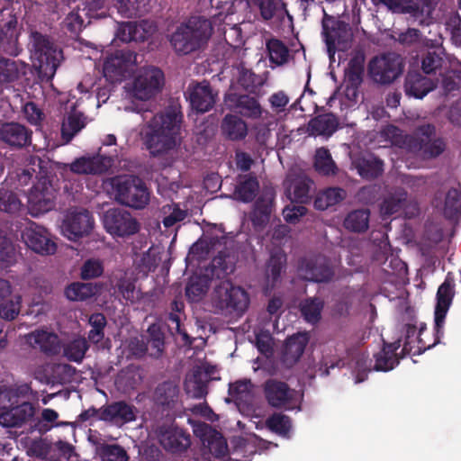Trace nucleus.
<instances>
[{
	"label": "nucleus",
	"mask_w": 461,
	"mask_h": 461,
	"mask_svg": "<svg viewBox=\"0 0 461 461\" xmlns=\"http://www.w3.org/2000/svg\"><path fill=\"white\" fill-rule=\"evenodd\" d=\"M183 115L174 109L154 115L141 129L140 137L153 158L161 157L180 144Z\"/></svg>",
	"instance_id": "obj_1"
},
{
	"label": "nucleus",
	"mask_w": 461,
	"mask_h": 461,
	"mask_svg": "<svg viewBox=\"0 0 461 461\" xmlns=\"http://www.w3.org/2000/svg\"><path fill=\"white\" fill-rule=\"evenodd\" d=\"M212 33L210 20L193 16L176 27L169 42L177 55H188L203 49Z\"/></svg>",
	"instance_id": "obj_2"
},
{
	"label": "nucleus",
	"mask_w": 461,
	"mask_h": 461,
	"mask_svg": "<svg viewBox=\"0 0 461 461\" xmlns=\"http://www.w3.org/2000/svg\"><path fill=\"white\" fill-rule=\"evenodd\" d=\"M32 165L38 166L37 181L27 195L28 208L32 215L38 216L50 212L55 207L56 189L50 179L49 161L36 157Z\"/></svg>",
	"instance_id": "obj_3"
},
{
	"label": "nucleus",
	"mask_w": 461,
	"mask_h": 461,
	"mask_svg": "<svg viewBox=\"0 0 461 461\" xmlns=\"http://www.w3.org/2000/svg\"><path fill=\"white\" fill-rule=\"evenodd\" d=\"M116 201L136 210L144 209L149 203L150 192L146 183L134 175L116 176L110 179Z\"/></svg>",
	"instance_id": "obj_4"
},
{
	"label": "nucleus",
	"mask_w": 461,
	"mask_h": 461,
	"mask_svg": "<svg viewBox=\"0 0 461 461\" xmlns=\"http://www.w3.org/2000/svg\"><path fill=\"white\" fill-rule=\"evenodd\" d=\"M454 295V281L449 277L448 274L445 281L439 285L436 294L437 303L434 312L433 344L428 346L424 343L421 336L424 330H426V324L421 323L417 335L418 354H422L440 342V339L444 334L445 319L452 303Z\"/></svg>",
	"instance_id": "obj_5"
},
{
	"label": "nucleus",
	"mask_w": 461,
	"mask_h": 461,
	"mask_svg": "<svg viewBox=\"0 0 461 461\" xmlns=\"http://www.w3.org/2000/svg\"><path fill=\"white\" fill-rule=\"evenodd\" d=\"M32 36L34 66L41 77L52 79L60 64L62 50L40 32H33Z\"/></svg>",
	"instance_id": "obj_6"
},
{
	"label": "nucleus",
	"mask_w": 461,
	"mask_h": 461,
	"mask_svg": "<svg viewBox=\"0 0 461 461\" xmlns=\"http://www.w3.org/2000/svg\"><path fill=\"white\" fill-rule=\"evenodd\" d=\"M213 306L221 312L243 313L249 307V296L246 290L228 280H221L212 295Z\"/></svg>",
	"instance_id": "obj_7"
},
{
	"label": "nucleus",
	"mask_w": 461,
	"mask_h": 461,
	"mask_svg": "<svg viewBox=\"0 0 461 461\" xmlns=\"http://www.w3.org/2000/svg\"><path fill=\"white\" fill-rule=\"evenodd\" d=\"M404 60L395 52H386L373 57L367 65L369 77L376 84L386 86L393 83L404 70Z\"/></svg>",
	"instance_id": "obj_8"
},
{
	"label": "nucleus",
	"mask_w": 461,
	"mask_h": 461,
	"mask_svg": "<svg viewBox=\"0 0 461 461\" xmlns=\"http://www.w3.org/2000/svg\"><path fill=\"white\" fill-rule=\"evenodd\" d=\"M322 34L330 56L337 50L346 51L351 46L353 34L349 25L327 14L322 19Z\"/></svg>",
	"instance_id": "obj_9"
},
{
	"label": "nucleus",
	"mask_w": 461,
	"mask_h": 461,
	"mask_svg": "<svg viewBox=\"0 0 461 461\" xmlns=\"http://www.w3.org/2000/svg\"><path fill=\"white\" fill-rule=\"evenodd\" d=\"M164 79V73L160 68L156 67L143 68L133 78L130 86V93L137 99L149 100L161 90Z\"/></svg>",
	"instance_id": "obj_10"
},
{
	"label": "nucleus",
	"mask_w": 461,
	"mask_h": 461,
	"mask_svg": "<svg viewBox=\"0 0 461 461\" xmlns=\"http://www.w3.org/2000/svg\"><path fill=\"white\" fill-rule=\"evenodd\" d=\"M136 59V53L131 50H116L105 59L104 76L113 83L122 82L134 70Z\"/></svg>",
	"instance_id": "obj_11"
},
{
	"label": "nucleus",
	"mask_w": 461,
	"mask_h": 461,
	"mask_svg": "<svg viewBox=\"0 0 461 461\" xmlns=\"http://www.w3.org/2000/svg\"><path fill=\"white\" fill-rule=\"evenodd\" d=\"M298 273L306 281L328 283L332 280L335 270L330 258L318 255L302 258L299 261Z\"/></svg>",
	"instance_id": "obj_12"
},
{
	"label": "nucleus",
	"mask_w": 461,
	"mask_h": 461,
	"mask_svg": "<svg viewBox=\"0 0 461 461\" xmlns=\"http://www.w3.org/2000/svg\"><path fill=\"white\" fill-rule=\"evenodd\" d=\"M37 406L28 401L14 402L8 406H0V425L5 428H22L34 425Z\"/></svg>",
	"instance_id": "obj_13"
},
{
	"label": "nucleus",
	"mask_w": 461,
	"mask_h": 461,
	"mask_svg": "<svg viewBox=\"0 0 461 461\" xmlns=\"http://www.w3.org/2000/svg\"><path fill=\"white\" fill-rule=\"evenodd\" d=\"M104 227L111 235L128 237L140 230V223L131 212L121 208H113L104 214Z\"/></svg>",
	"instance_id": "obj_14"
},
{
	"label": "nucleus",
	"mask_w": 461,
	"mask_h": 461,
	"mask_svg": "<svg viewBox=\"0 0 461 461\" xmlns=\"http://www.w3.org/2000/svg\"><path fill=\"white\" fill-rule=\"evenodd\" d=\"M155 434L163 448L171 453L185 452L191 445L190 434L174 423L157 426Z\"/></svg>",
	"instance_id": "obj_15"
},
{
	"label": "nucleus",
	"mask_w": 461,
	"mask_h": 461,
	"mask_svg": "<svg viewBox=\"0 0 461 461\" xmlns=\"http://www.w3.org/2000/svg\"><path fill=\"white\" fill-rule=\"evenodd\" d=\"M22 239L28 248L38 254L53 255L57 250V244L48 230L33 221L22 231Z\"/></svg>",
	"instance_id": "obj_16"
},
{
	"label": "nucleus",
	"mask_w": 461,
	"mask_h": 461,
	"mask_svg": "<svg viewBox=\"0 0 461 461\" xmlns=\"http://www.w3.org/2000/svg\"><path fill=\"white\" fill-rule=\"evenodd\" d=\"M94 218L87 210H71L63 221L62 232L68 239L76 241L88 235L94 228Z\"/></svg>",
	"instance_id": "obj_17"
},
{
	"label": "nucleus",
	"mask_w": 461,
	"mask_h": 461,
	"mask_svg": "<svg viewBox=\"0 0 461 461\" xmlns=\"http://www.w3.org/2000/svg\"><path fill=\"white\" fill-rule=\"evenodd\" d=\"M263 393L271 407L285 410L294 408V390L285 382L269 378L263 384Z\"/></svg>",
	"instance_id": "obj_18"
},
{
	"label": "nucleus",
	"mask_w": 461,
	"mask_h": 461,
	"mask_svg": "<svg viewBox=\"0 0 461 461\" xmlns=\"http://www.w3.org/2000/svg\"><path fill=\"white\" fill-rule=\"evenodd\" d=\"M32 131L19 122H4L0 125V141L11 149H23L32 143Z\"/></svg>",
	"instance_id": "obj_19"
},
{
	"label": "nucleus",
	"mask_w": 461,
	"mask_h": 461,
	"mask_svg": "<svg viewBox=\"0 0 461 461\" xmlns=\"http://www.w3.org/2000/svg\"><path fill=\"white\" fill-rule=\"evenodd\" d=\"M188 100L192 109L197 113H203L214 106L217 94L213 93L208 81L203 80L194 86H189L187 89Z\"/></svg>",
	"instance_id": "obj_20"
},
{
	"label": "nucleus",
	"mask_w": 461,
	"mask_h": 461,
	"mask_svg": "<svg viewBox=\"0 0 461 461\" xmlns=\"http://www.w3.org/2000/svg\"><path fill=\"white\" fill-rule=\"evenodd\" d=\"M137 409L125 401H117L102 406L101 420L123 425L136 420Z\"/></svg>",
	"instance_id": "obj_21"
},
{
	"label": "nucleus",
	"mask_w": 461,
	"mask_h": 461,
	"mask_svg": "<svg viewBox=\"0 0 461 461\" xmlns=\"http://www.w3.org/2000/svg\"><path fill=\"white\" fill-rule=\"evenodd\" d=\"M109 283L113 294L121 296L126 302L134 303L141 298L140 291L136 288L135 280L122 270L113 272Z\"/></svg>",
	"instance_id": "obj_22"
},
{
	"label": "nucleus",
	"mask_w": 461,
	"mask_h": 461,
	"mask_svg": "<svg viewBox=\"0 0 461 461\" xmlns=\"http://www.w3.org/2000/svg\"><path fill=\"white\" fill-rule=\"evenodd\" d=\"M307 332H297L285 339L281 361L287 368L293 367L303 356L309 343Z\"/></svg>",
	"instance_id": "obj_23"
},
{
	"label": "nucleus",
	"mask_w": 461,
	"mask_h": 461,
	"mask_svg": "<svg viewBox=\"0 0 461 461\" xmlns=\"http://www.w3.org/2000/svg\"><path fill=\"white\" fill-rule=\"evenodd\" d=\"M111 167V159L104 156L81 157L70 165L71 172L79 175H101Z\"/></svg>",
	"instance_id": "obj_24"
},
{
	"label": "nucleus",
	"mask_w": 461,
	"mask_h": 461,
	"mask_svg": "<svg viewBox=\"0 0 461 461\" xmlns=\"http://www.w3.org/2000/svg\"><path fill=\"white\" fill-rule=\"evenodd\" d=\"M365 71V55L356 53L349 60L345 71V86L347 95L356 96L357 89L363 82Z\"/></svg>",
	"instance_id": "obj_25"
},
{
	"label": "nucleus",
	"mask_w": 461,
	"mask_h": 461,
	"mask_svg": "<svg viewBox=\"0 0 461 461\" xmlns=\"http://www.w3.org/2000/svg\"><path fill=\"white\" fill-rule=\"evenodd\" d=\"M226 102L231 109L244 117L258 119L262 114L258 100L249 95L230 94Z\"/></svg>",
	"instance_id": "obj_26"
},
{
	"label": "nucleus",
	"mask_w": 461,
	"mask_h": 461,
	"mask_svg": "<svg viewBox=\"0 0 461 461\" xmlns=\"http://www.w3.org/2000/svg\"><path fill=\"white\" fill-rule=\"evenodd\" d=\"M154 402L163 410H173L180 402V388L176 382L172 380L159 383L154 390Z\"/></svg>",
	"instance_id": "obj_27"
},
{
	"label": "nucleus",
	"mask_w": 461,
	"mask_h": 461,
	"mask_svg": "<svg viewBox=\"0 0 461 461\" xmlns=\"http://www.w3.org/2000/svg\"><path fill=\"white\" fill-rule=\"evenodd\" d=\"M27 342L48 356H55L60 351L59 338L53 332L35 330L27 336Z\"/></svg>",
	"instance_id": "obj_28"
},
{
	"label": "nucleus",
	"mask_w": 461,
	"mask_h": 461,
	"mask_svg": "<svg viewBox=\"0 0 461 461\" xmlns=\"http://www.w3.org/2000/svg\"><path fill=\"white\" fill-rule=\"evenodd\" d=\"M436 87L434 82L417 71H409L404 83L405 94L418 99L423 98Z\"/></svg>",
	"instance_id": "obj_29"
},
{
	"label": "nucleus",
	"mask_w": 461,
	"mask_h": 461,
	"mask_svg": "<svg viewBox=\"0 0 461 461\" xmlns=\"http://www.w3.org/2000/svg\"><path fill=\"white\" fill-rule=\"evenodd\" d=\"M17 19L12 17L8 22L0 23V53L18 56Z\"/></svg>",
	"instance_id": "obj_30"
},
{
	"label": "nucleus",
	"mask_w": 461,
	"mask_h": 461,
	"mask_svg": "<svg viewBox=\"0 0 461 461\" xmlns=\"http://www.w3.org/2000/svg\"><path fill=\"white\" fill-rule=\"evenodd\" d=\"M401 347V340L398 339L393 343L384 342L383 348L374 357L375 359L373 367L375 371L387 372L399 364V357L396 351Z\"/></svg>",
	"instance_id": "obj_31"
},
{
	"label": "nucleus",
	"mask_w": 461,
	"mask_h": 461,
	"mask_svg": "<svg viewBox=\"0 0 461 461\" xmlns=\"http://www.w3.org/2000/svg\"><path fill=\"white\" fill-rule=\"evenodd\" d=\"M339 122L333 113H323L312 118L307 125V132L312 136L330 137L338 129Z\"/></svg>",
	"instance_id": "obj_32"
},
{
	"label": "nucleus",
	"mask_w": 461,
	"mask_h": 461,
	"mask_svg": "<svg viewBox=\"0 0 461 461\" xmlns=\"http://www.w3.org/2000/svg\"><path fill=\"white\" fill-rule=\"evenodd\" d=\"M353 165L361 177L369 180L377 178L384 171V162L373 155L357 157Z\"/></svg>",
	"instance_id": "obj_33"
},
{
	"label": "nucleus",
	"mask_w": 461,
	"mask_h": 461,
	"mask_svg": "<svg viewBox=\"0 0 461 461\" xmlns=\"http://www.w3.org/2000/svg\"><path fill=\"white\" fill-rule=\"evenodd\" d=\"M222 135L230 140H242L248 134L247 123L238 115L226 114L221 124Z\"/></svg>",
	"instance_id": "obj_34"
},
{
	"label": "nucleus",
	"mask_w": 461,
	"mask_h": 461,
	"mask_svg": "<svg viewBox=\"0 0 461 461\" xmlns=\"http://www.w3.org/2000/svg\"><path fill=\"white\" fill-rule=\"evenodd\" d=\"M235 269L234 258L225 249L219 250L211 261L209 271L212 278L225 280Z\"/></svg>",
	"instance_id": "obj_35"
},
{
	"label": "nucleus",
	"mask_w": 461,
	"mask_h": 461,
	"mask_svg": "<svg viewBox=\"0 0 461 461\" xmlns=\"http://www.w3.org/2000/svg\"><path fill=\"white\" fill-rule=\"evenodd\" d=\"M101 288L99 284L74 282L66 287L65 295L69 301L83 302L98 294Z\"/></svg>",
	"instance_id": "obj_36"
},
{
	"label": "nucleus",
	"mask_w": 461,
	"mask_h": 461,
	"mask_svg": "<svg viewBox=\"0 0 461 461\" xmlns=\"http://www.w3.org/2000/svg\"><path fill=\"white\" fill-rule=\"evenodd\" d=\"M27 65L21 60L0 58V84H10L17 81L26 74Z\"/></svg>",
	"instance_id": "obj_37"
},
{
	"label": "nucleus",
	"mask_w": 461,
	"mask_h": 461,
	"mask_svg": "<svg viewBox=\"0 0 461 461\" xmlns=\"http://www.w3.org/2000/svg\"><path fill=\"white\" fill-rule=\"evenodd\" d=\"M258 189L259 183L256 176L251 175L240 176L235 186L234 195L240 202L250 203L257 196Z\"/></svg>",
	"instance_id": "obj_38"
},
{
	"label": "nucleus",
	"mask_w": 461,
	"mask_h": 461,
	"mask_svg": "<svg viewBox=\"0 0 461 461\" xmlns=\"http://www.w3.org/2000/svg\"><path fill=\"white\" fill-rule=\"evenodd\" d=\"M210 372L206 370L202 372L197 369L194 371L192 376L186 379L185 383L186 393L194 399H202L208 393L207 384L210 380Z\"/></svg>",
	"instance_id": "obj_39"
},
{
	"label": "nucleus",
	"mask_w": 461,
	"mask_h": 461,
	"mask_svg": "<svg viewBox=\"0 0 461 461\" xmlns=\"http://www.w3.org/2000/svg\"><path fill=\"white\" fill-rule=\"evenodd\" d=\"M203 430V441L204 444L205 442L207 443V447L211 454L216 458L226 456L228 452V446L221 434L215 429H212V427L208 425H204Z\"/></svg>",
	"instance_id": "obj_40"
},
{
	"label": "nucleus",
	"mask_w": 461,
	"mask_h": 461,
	"mask_svg": "<svg viewBox=\"0 0 461 461\" xmlns=\"http://www.w3.org/2000/svg\"><path fill=\"white\" fill-rule=\"evenodd\" d=\"M435 135L436 127L431 123H426L417 127L413 136H407L405 142L411 150L424 153L425 141L430 140Z\"/></svg>",
	"instance_id": "obj_41"
},
{
	"label": "nucleus",
	"mask_w": 461,
	"mask_h": 461,
	"mask_svg": "<svg viewBox=\"0 0 461 461\" xmlns=\"http://www.w3.org/2000/svg\"><path fill=\"white\" fill-rule=\"evenodd\" d=\"M346 195V191L341 187H328L317 194L314 200V207L317 210L324 211L343 201Z\"/></svg>",
	"instance_id": "obj_42"
},
{
	"label": "nucleus",
	"mask_w": 461,
	"mask_h": 461,
	"mask_svg": "<svg viewBox=\"0 0 461 461\" xmlns=\"http://www.w3.org/2000/svg\"><path fill=\"white\" fill-rule=\"evenodd\" d=\"M249 5L258 8L264 21L281 17L285 12L287 13L282 0H253Z\"/></svg>",
	"instance_id": "obj_43"
},
{
	"label": "nucleus",
	"mask_w": 461,
	"mask_h": 461,
	"mask_svg": "<svg viewBox=\"0 0 461 461\" xmlns=\"http://www.w3.org/2000/svg\"><path fill=\"white\" fill-rule=\"evenodd\" d=\"M370 212L368 209L354 210L348 213L343 225L352 232H365L369 226Z\"/></svg>",
	"instance_id": "obj_44"
},
{
	"label": "nucleus",
	"mask_w": 461,
	"mask_h": 461,
	"mask_svg": "<svg viewBox=\"0 0 461 461\" xmlns=\"http://www.w3.org/2000/svg\"><path fill=\"white\" fill-rule=\"evenodd\" d=\"M269 61L276 66H283L289 61L288 47L277 38H270L266 42Z\"/></svg>",
	"instance_id": "obj_45"
},
{
	"label": "nucleus",
	"mask_w": 461,
	"mask_h": 461,
	"mask_svg": "<svg viewBox=\"0 0 461 461\" xmlns=\"http://www.w3.org/2000/svg\"><path fill=\"white\" fill-rule=\"evenodd\" d=\"M86 126L85 118L80 113H72L63 121L61 137L65 143L72 140L74 136Z\"/></svg>",
	"instance_id": "obj_46"
},
{
	"label": "nucleus",
	"mask_w": 461,
	"mask_h": 461,
	"mask_svg": "<svg viewBox=\"0 0 461 461\" xmlns=\"http://www.w3.org/2000/svg\"><path fill=\"white\" fill-rule=\"evenodd\" d=\"M314 168L322 176H334L337 174L338 167L328 149L321 148L316 150Z\"/></svg>",
	"instance_id": "obj_47"
},
{
	"label": "nucleus",
	"mask_w": 461,
	"mask_h": 461,
	"mask_svg": "<svg viewBox=\"0 0 461 461\" xmlns=\"http://www.w3.org/2000/svg\"><path fill=\"white\" fill-rule=\"evenodd\" d=\"M324 302L320 297H310L300 304V311L303 318L311 323H317L321 318Z\"/></svg>",
	"instance_id": "obj_48"
},
{
	"label": "nucleus",
	"mask_w": 461,
	"mask_h": 461,
	"mask_svg": "<svg viewBox=\"0 0 461 461\" xmlns=\"http://www.w3.org/2000/svg\"><path fill=\"white\" fill-rule=\"evenodd\" d=\"M264 83L263 77L251 69L242 65L239 68L238 84L247 92L257 93Z\"/></svg>",
	"instance_id": "obj_49"
},
{
	"label": "nucleus",
	"mask_w": 461,
	"mask_h": 461,
	"mask_svg": "<svg viewBox=\"0 0 461 461\" xmlns=\"http://www.w3.org/2000/svg\"><path fill=\"white\" fill-rule=\"evenodd\" d=\"M312 185V181L306 176L294 178L291 185L293 188L291 201L295 203H307L311 199Z\"/></svg>",
	"instance_id": "obj_50"
},
{
	"label": "nucleus",
	"mask_w": 461,
	"mask_h": 461,
	"mask_svg": "<svg viewBox=\"0 0 461 461\" xmlns=\"http://www.w3.org/2000/svg\"><path fill=\"white\" fill-rule=\"evenodd\" d=\"M9 403L23 401L38 402V393L34 392L28 383L15 384L6 393Z\"/></svg>",
	"instance_id": "obj_51"
},
{
	"label": "nucleus",
	"mask_w": 461,
	"mask_h": 461,
	"mask_svg": "<svg viewBox=\"0 0 461 461\" xmlns=\"http://www.w3.org/2000/svg\"><path fill=\"white\" fill-rule=\"evenodd\" d=\"M461 213V192L450 188L446 194L443 214L448 220H456Z\"/></svg>",
	"instance_id": "obj_52"
},
{
	"label": "nucleus",
	"mask_w": 461,
	"mask_h": 461,
	"mask_svg": "<svg viewBox=\"0 0 461 461\" xmlns=\"http://www.w3.org/2000/svg\"><path fill=\"white\" fill-rule=\"evenodd\" d=\"M271 212L272 205L270 202L262 198L257 200L250 216L253 226L255 228H264L270 220Z\"/></svg>",
	"instance_id": "obj_53"
},
{
	"label": "nucleus",
	"mask_w": 461,
	"mask_h": 461,
	"mask_svg": "<svg viewBox=\"0 0 461 461\" xmlns=\"http://www.w3.org/2000/svg\"><path fill=\"white\" fill-rule=\"evenodd\" d=\"M149 339L146 342L149 345V356L155 358L159 357L165 347V335L160 327L152 324L148 329Z\"/></svg>",
	"instance_id": "obj_54"
},
{
	"label": "nucleus",
	"mask_w": 461,
	"mask_h": 461,
	"mask_svg": "<svg viewBox=\"0 0 461 461\" xmlns=\"http://www.w3.org/2000/svg\"><path fill=\"white\" fill-rule=\"evenodd\" d=\"M407 202V193L402 191L385 198L381 205V212L384 216H391L401 212Z\"/></svg>",
	"instance_id": "obj_55"
},
{
	"label": "nucleus",
	"mask_w": 461,
	"mask_h": 461,
	"mask_svg": "<svg viewBox=\"0 0 461 461\" xmlns=\"http://www.w3.org/2000/svg\"><path fill=\"white\" fill-rule=\"evenodd\" d=\"M266 424L271 431L283 437L288 436L292 428L291 419L283 413L272 414L267 418Z\"/></svg>",
	"instance_id": "obj_56"
},
{
	"label": "nucleus",
	"mask_w": 461,
	"mask_h": 461,
	"mask_svg": "<svg viewBox=\"0 0 461 461\" xmlns=\"http://www.w3.org/2000/svg\"><path fill=\"white\" fill-rule=\"evenodd\" d=\"M443 52L440 50H429L421 59V68L425 74H435L442 68Z\"/></svg>",
	"instance_id": "obj_57"
},
{
	"label": "nucleus",
	"mask_w": 461,
	"mask_h": 461,
	"mask_svg": "<svg viewBox=\"0 0 461 461\" xmlns=\"http://www.w3.org/2000/svg\"><path fill=\"white\" fill-rule=\"evenodd\" d=\"M88 349L87 342L85 339H76L64 347V356L70 361L81 362Z\"/></svg>",
	"instance_id": "obj_58"
},
{
	"label": "nucleus",
	"mask_w": 461,
	"mask_h": 461,
	"mask_svg": "<svg viewBox=\"0 0 461 461\" xmlns=\"http://www.w3.org/2000/svg\"><path fill=\"white\" fill-rule=\"evenodd\" d=\"M0 303V317L5 321L14 320L20 313L22 296L14 294L8 300H2Z\"/></svg>",
	"instance_id": "obj_59"
},
{
	"label": "nucleus",
	"mask_w": 461,
	"mask_h": 461,
	"mask_svg": "<svg viewBox=\"0 0 461 461\" xmlns=\"http://www.w3.org/2000/svg\"><path fill=\"white\" fill-rule=\"evenodd\" d=\"M106 318L103 313H94L89 318L92 329L88 333V339L94 343H99L104 337V330L106 326Z\"/></svg>",
	"instance_id": "obj_60"
},
{
	"label": "nucleus",
	"mask_w": 461,
	"mask_h": 461,
	"mask_svg": "<svg viewBox=\"0 0 461 461\" xmlns=\"http://www.w3.org/2000/svg\"><path fill=\"white\" fill-rule=\"evenodd\" d=\"M119 39L124 42L144 41L146 35L135 23H123L119 30Z\"/></svg>",
	"instance_id": "obj_61"
},
{
	"label": "nucleus",
	"mask_w": 461,
	"mask_h": 461,
	"mask_svg": "<svg viewBox=\"0 0 461 461\" xmlns=\"http://www.w3.org/2000/svg\"><path fill=\"white\" fill-rule=\"evenodd\" d=\"M100 456L104 461H128L126 450L118 444H104L100 447Z\"/></svg>",
	"instance_id": "obj_62"
},
{
	"label": "nucleus",
	"mask_w": 461,
	"mask_h": 461,
	"mask_svg": "<svg viewBox=\"0 0 461 461\" xmlns=\"http://www.w3.org/2000/svg\"><path fill=\"white\" fill-rule=\"evenodd\" d=\"M114 6L123 18H137L141 15L139 0H115Z\"/></svg>",
	"instance_id": "obj_63"
},
{
	"label": "nucleus",
	"mask_w": 461,
	"mask_h": 461,
	"mask_svg": "<svg viewBox=\"0 0 461 461\" xmlns=\"http://www.w3.org/2000/svg\"><path fill=\"white\" fill-rule=\"evenodd\" d=\"M207 284L200 278L191 279L185 287V295L191 302H199L207 293Z\"/></svg>",
	"instance_id": "obj_64"
}]
</instances>
